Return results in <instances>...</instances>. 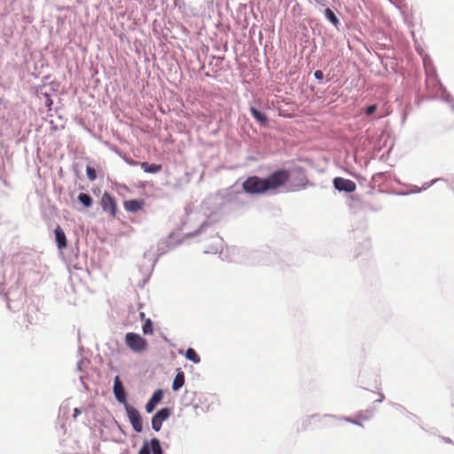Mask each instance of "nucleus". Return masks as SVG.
Returning a JSON list of instances; mask_svg holds the SVG:
<instances>
[{
    "mask_svg": "<svg viewBox=\"0 0 454 454\" xmlns=\"http://www.w3.org/2000/svg\"><path fill=\"white\" fill-rule=\"evenodd\" d=\"M288 180V172H273L266 179L257 176L247 178L242 184L245 192L248 193H262L268 190L276 189Z\"/></svg>",
    "mask_w": 454,
    "mask_h": 454,
    "instance_id": "nucleus-1",
    "label": "nucleus"
},
{
    "mask_svg": "<svg viewBox=\"0 0 454 454\" xmlns=\"http://www.w3.org/2000/svg\"><path fill=\"white\" fill-rule=\"evenodd\" d=\"M125 343L135 353H142L146 350L148 342L145 339L135 333H128L125 335Z\"/></svg>",
    "mask_w": 454,
    "mask_h": 454,
    "instance_id": "nucleus-2",
    "label": "nucleus"
},
{
    "mask_svg": "<svg viewBox=\"0 0 454 454\" xmlns=\"http://www.w3.org/2000/svg\"><path fill=\"white\" fill-rule=\"evenodd\" d=\"M339 420L340 419L333 416L325 415L324 417H319L314 415L308 419V425L313 424L321 428H329L336 427Z\"/></svg>",
    "mask_w": 454,
    "mask_h": 454,
    "instance_id": "nucleus-3",
    "label": "nucleus"
},
{
    "mask_svg": "<svg viewBox=\"0 0 454 454\" xmlns=\"http://www.w3.org/2000/svg\"><path fill=\"white\" fill-rule=\"evenodd\" d=\"M125 410L133 429L140 433L143 430V423L139 411L128 403L125 405Z\"/></svg>",
    "mask_w": 454,
    "mask_h": 454,
    "instance_id": "nucleus-4",
    "label": "nucleus"
},
{
    "mask_svg": "<svg viewBox=\"0 0 454 454\" xmlns=\"http://www.w3.org/2000/svg\"><path fill=\"white\" fill-rule=\"evenodd\" d=\"M101 206L104 211L108 212L112 217L116 216L117 205L115 200L107 192L101 199Z\"/></svg>",
    "mask_w": 454,
    "mask_h": 454,
    "instance_id": "nucleus-5",
    "label": "nucleus"
},
{
    "mask_svg": "<svg viewBox=\"0 0 454 454\" xmlns=\"http://www.w3.org/2000/svg\"><path fill=\"white\" fill-rule=\"evenodd\" d=\"M170 410L168 408H163L160 410L152 419V427L155 431H160L162 426V422L168 419L170 416Z\"/></svg>",
    "mask_w": 454,
    "mask_h": 454,
    "instance_id": "nucleus-6",
    "label": "nucleus"
},
{
    "mask_svg": "<svg viewBox=\"0 0 454 454\" xmlns=\"http://www.w3.org/2000/svg\"><path fill=\"white\" fill-rule=\"evenodd\" d=\"M114 394L116 398V400L121 403H124L126 405L127 403V395L124 389V387L122 386V383L119 378V376H116L114 378Z\"/></svg>",
    "mask_w": 454,
    "mask_h": 454,
    "instance_id": "nucleus-7",
    "label": "nucleus"
},
{
    "mask_svg": "<svg viewBox=\"0 0 454 454\" xmlns=\"http://www.w3.org/2000/svg\"><path fill=\"white\" fill-rule=\"evenodd\" d=\"M334 187L339 191L351 192L356 189V184L353 181L341 177H336L333 180Z\"/></svg>",
    "mask_w": 454,
    "mask_h": 454,
    "instance_id": "nucleus-8",
    "label": "nucleus"
},
{
    "mask_svg": "<svg viewBox=\"0 0 454 454\" xmlns=\"http://www.w3.org/2000/svg\"><path fill=\"white\" fill-rule=\"evenodd\" d=\"M163 398V391L161 389L156 390L150 400L145 404V411L148 413H151L155 409L156 405L162 400Z\"/></svg>",
    "mask_w": 454,
    "mask_h": 454,
    "instance_id": "nucleus-9",
    "label": "nucleus"
},
{
    "mask_svg": "<svg viewBox=\"0 0 454 454\" xmlns=\"http://www.w3.org/2000/svg\"><path fill=\"white\" fill-rule=\"evenodd\" d=\"M145 201L142 200H129L123 203L124 208L130 213L138 212L143 208Z\"/></svg>",
    "mask_w": 454,
    "mask_h": 454,
    "instance_id": "nucleus-10",
    "label": "nucleus"
},
{
    "mask_svg": "<svg viewBox=\"0 0 454 454\" xmlns=\"http://www.w3.org/2000/svg\"><path fill=\"white\" fill-rule=\"evenodd\" d=\"M56 242L59 249H63L67 247V238L62 228L58 225L54 231Z\"/></svg>",
    "mask_w": 454,
    "mask_h": 454,
    "instance_id": "nucleus-11",
    "label": "nucleus"
},
{
    "mask_svg": "<svg viewBox=\"0 0 454 454\" xmlns=\"http://www.w3.org/2000/svg\"><path fill=\"white\" fill-rule=\"evenodd\" d=\"M250 113L260 125L266 126L268 124L267 116L261 113L260 111H258L255 107L251 106Z\"/></svg>",
    "mask_w": 454,
    "mask_h": 454,
    "instance_id": "nucleus-12",
    "label": "nucleus"
},
{
    "mask_svg": "<svg viewBox=\"0 0 454 454\" xmlns=\"http://www.w3.org/2000/svg\"><path fill=\"white\" fill-rule=\"evenodd\" d=\"M184 374L183 372H177V374L176 375V377L174 379V381L172 384V388L174 391H177L184 386Z\"/></svg>",
    "mask_w": 454,
    "mask_h": 454,
    "instance_id": "nucleus-13",
    "label": "nucleus"
},
{
    "mask_svg": "<svg viewBox=\"0 0 454 454\" xmlns=\"http://www.w3.org/2000/svg\"><path fill=\"white\" fill-rule=\"evenodd\" d=\"M325 15L333 26L337 27L340 24L339 19L330 8L325 9Z\"/></svg>",
    "mask_w": 454,
    "mask_h": 454,
    "instance_id": "nucleus-14",
    "label": "nucleus"
},
{
    "mask_svg": "<svg viewBox=\"0 0 454 454\" xmlns=\"http://www.w3.org/2000/svg\"><path fill=\"white\" fill-rule=\"evenodd\" d=\"M185 357L193 362L194 364H199L200 362V356L196 353V351L192 348H189L187 350H186V353H185Z\"/></svg>",
    "mask_w": 454,
    "mask_h": 454,
    "instance_id": "nucleus-15",
    "label": "nucleus"
},
{
    "mask_svg": "<svg viewBox=\"0 0 454 454\" xmlns=\"http://www.w3.org/2000/svg\"><path fill=\"white\" fill-rule=\"evenodd\" d=\"M150 444L153 454H163L160 442L157 438H153Z\"/></svg>",
    "mask_w": 454,
    "mask_h": 454,
    "instance_id": "nucleus-16",
    "label": "nucleus"
},
{
    "mask_svg": "<svg viewBox=\"0 0 454 454\" xmlns=\"http://www.w3.org/2000/svg\"><path fill=\"white\" fill-rule=\"evenodd\" d=\"M142 330H143L144 334H145V335L153 333V325L150 318H147L145 320V323L142 326Z\"/></svg>",
    "mask_w": 454,
    "mask_h": 454,
    "instance_id": "nucleus-17",
    "label": "nucleus"
},
{
    "mask_svg": "<svg viewBox=\"0 0 454 454\" xmlns=\"http://www.w3.org/2000/svg\"><path fill=\"white\" fill-rule=\"evenodd\" d=\"M78 200L86 207H90L92 204L91 197L86 193H80Z\"/></svg>",
    "mask_w": 454,
    "mask_h": 454,
    "instance_id": "nucleus-18",
    "label": "nucleus"
},
{
    "mask_svg": "<svg viewBox=\"0 0 454 454\" xmlns=\"http://www.w3.org/2000/svg\"><path fill=\"white\" fill-rule=\"evenodd\" d=\"M344 420L348 421V422H350V423H353V424H356V425H358V426H362L360 420H367L369 419V417L368 416H362L360 414L356 415V419H348V418H343Z\"/></svg>",
    "mask_w": 454,
    "mask_h": 454,
    "instance_id": "nucleus-19",
    "label": "nucleus"
},
{
    "mask_svg": "<svg viewBox=\"0 0 454 454\" xmlns=\"http://www.w3.org/2000/svg\"><path fill=\"white\" fill-rule=\"evenodd\" d=\"M151 444L148 442H145L142 448L139 450L138 454H151Z\"/></svg>",
    "mask_w": 454,
    "mask_h": 454,
    "instance_id": "nucleus-20",
    "label": "nucleus"
},
{
    "mask_svg": "<svg viewBox=\"0 0 454 454\" xmlns=\"http://www.w3.org/2000/svg\"><path fill=\"white\" fill-rule=\"evenodd\" d=\"M377 109V106L376 105H372V106H369L366 107L365 109V114L367 115H371L372 114H374V112L376 111Z\"/></svg>",
    "mask_w": 454,
    "mask_h": 454,
    "instance_id": "nucleus-21",
    "label": "nucleus"
},
{
    "mask_svg": "<svg viewBox=\"0 0 454 454\" xmlns=\"http://www.w3.org/2000/svg\"><path fill=\"white\" fill-rule=\"evenodd\" d=\"M314 76H315V78H316V79H317V80H323V78H324V74H323V72H322L321 70H316V71L314 72Z\"/></svg>",
    "mask_w": 454,
    "mask_h": 454,
    "instance_id": "nucleus-22",
    "label": "nucleus"
},
{
    "mask_svg": "<svg viewBox=\"0 0 454 454\" xmlns=\"http://www.w3.org/2000/svg\"><path fill=\"white\" fill-rule=\"evenodd\" d=\"M90 180H94L97 177L96 172H87Z\"/></svg>",
    "mask_w": 454,
    "mask_h": 454,
    "instance_id": "nucleus-23",
    "label": "nucleus"
},
{
    "mask_svg": "<svg viewBox=\"0 0 454 454\" xmlns=\"http://www.w3.org/2000/svg\"><path fill=\"white\" fill-rule=\"evenodd\" d=\"M80 414H81V410L78 409V408H75L74 410V418H77V416L80 415Z\"/></svg>",
    "mask_w": 454,
    "mask_h": 454,
    "instance_id": "nucleus-24",
    "label": "nucleus"
},
{
    "mask_svg": "<svg viewBox=\"0 0 454 454\" xmlns=\"http://www.w3.org/2000/svg\"><path fill=\"white\" fill-rule=\"evenodd\" d=\"M160 166H153L152 168H146L145 170H149V171H152V170H160Z\"/></svg>",
    "mask_w": 454,
    "mask_h": 454,
    "instance_id": "nucleus-25",
    "label": "nucleus"
},
{
    "mask_svg": "<svg viewBox=\"0 0 454 454\" xmlns=\"http://www.w3.org/2000/svg\"><path fill=\"white\" fill-rule=\"evenodd\" d=\"M140 317H141L142 319H144V318H145V313H144V312H141V313H140Z\"/></svg>",
    "mask_w": 454,
    "mask_h": 454,
    "instance_id": "nucleus-26",
    "label": "nucleus"
},
{
    "mask_svg": "<svg viewBox=\"0 0 454 454\" xmlns=\"http://www.w3.org/2000/svg\"><path fill=\"white\" fill-rule=\"evenodd\" d=\"M88 171H90V170H94L93 168H90V167H87V169Z\"/></svg>",
    "mask_w": 454,
    "mask_h": 454,
    "instance_id": "nucleus-27",
    "label": "nucleus"
},
{
    "mask_svg": "<svg viewBox=\"0 0 454 454\" xmlns=\"http://www.w3.org/2000/svg\"><path fill=\"white\" fill-rule=\"evenodd\" d=\"M50 102H47V105L48 106H51V104H52V101L49 100Z\"/></svg>",
    "mask_w": 454,
    "mask_h": 454,
    "instance_id": "nucleus-28",
    "label": "nucleus"
},
{
    "mask_svg": "<svg viewBox=\"0 0 454 454\" xmlns=\"http://www.w3.org/2000/svg\"><path fill=\"white\" fill-rule=\"evenodd\" d=\"M50 102H47V105L48 106H51V104H52V101L49 100Z\"/></svg>",
    "mask_w": 454,
    "mask_h": 454,
    "instance_id": "nucleus-29",
    "label": "nucleus"
}]
</instances>
